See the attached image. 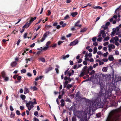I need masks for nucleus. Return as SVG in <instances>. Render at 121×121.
<instances>
[{"label":"nucleus","mask_w":121,"mask_h":121,"mask_svg":"<svg viewBox=\"0 0 121 121\" xmlns=\"http://www.w3.org/2000/svg\"><path fill=\"white\" fill-rule=\"evenodd\" d=\"M96 39V37H93L92 38V41L94 42L95 41Z\"/></svg>","instance_id":"38"},{"label":"nucleus","mask_w":121,"mask_h":121,"mask_svg":"<svg viewBox=\"0 0 121 121\" xmlns=\"http://www.w3.org/2000/svg\"><path fill=\"white\" fill-rule=\"evenodd\" d=\"M92 56V55L91 53H86L85 55V57H89L90 58H91V57Z\"/></svg>","instance_id":"14"},{"label":"nucleus","mask_w":121,"mask_h":121,"mask_svg":"<svg viewBox=\"0 0 121 121\" xmlns=\"http://www.w3.org/2000/svg\"><path fill=\"white\" fill-rule=\"evenodd\" d=\"M20 108L21 110H22L24 109V107L23 106H21L20 107Z\"/></svg>","instance_id":"56"},{"label":"nucleus","mask_w":121,"mask_h":121,"mask_svg":"<svg viewBox=\"0 0 121 121\" xmlns=\"http://www.w3.org/2000/svg\"><path fill=\"white\" fill-rule=\"evenodd\" d=\"M69 82L68 81H66L65 82H63L64 87L65 88L66 87V85Z\"/></svg>","instance_id":"17"},{"label":"nucleus","mask_w":121,"mask_h":121,"mask_svg":"<svg viewBox=\"0 0 121 121\" xmlns=\"http://www.w3.org/2000/svg\"><path fill=\"white\" fill-rule=\"evenodd\" d=\"M17 64V63L16 61H14L11 63V65L12 66L14 67Z\"/></svg>","instance_id":"19"},{"label":"nucleus","mask_w":121,"mask_h":121,"mask_svg":"<svg viewBox=\"0 0 121 121\" xmlns=\"http://www.w3.org/2000/svg\"><path fill=\"white\" fill-rule=\"evenodd\" d=\"M69 56V54H67L66 56L63 55L61 56V59H62L63 60H65L67 58H68Z\"/></svg>","instance_id":"11"},{"label":"nucleus","mask_w":121,"mask_h":121,"mask_svg":"<svg viewBox=\"0 0 121 121\" xmlns=\"http://www.w3.org/2000/svg\"><path fill=\"white\" fill-rule=\"evenodd\" d=\"M117 61L119 62L118 63V65L119 66L121 65V59L118 60Z\"/></svg>","instance_id":"31"},{"label":"nucleus","mask_w":121,"mask_h":121,"mask_svg":"<svg viewBox=\"0 0 121 121\" xmlns=\"http://www.w3.org/2000/svg\"><path fill=\"white\" fill-rule=\"evenodd\" d=\"M108 26H106L105 25H103L101 27L102 28H103V29H104L103 30H104H104H108Z\"/></svg>","instance_id":"22"},{"label":"nucleus","mask_w":121,"mask_h":121,"mask_svg":"<svg viewBox=\"0 0 121 121\" xmlns=\"http://www.w3.org/2000/svg\"><path fill=\"white\" fill-rule=\"evenodd\" d=\"M74 115L77 116L80 119L81 121H85V117L86 115V117L87 113L86 112H84L83 111H73Z\"/></svg>","instance_id":"1"},{"label":"nucleus","mask_w":121,"mask_h":121,"mask_svg":"<svg viewBox=\"0 0 121 121\" xmlns=\"http://www.w3.org/2000/svg\"><path fill=\"white\" fill-rule=\"evenodd\" d=\"M36 18V17H34L33 18H32L30 21L28 23L26 24L24 26V27L26 28H28L29 26L31 24V22L34 21V20H35Z\"/></svg>","instance_id":"5"},{"label":"nucleus","mask_w":121,"mask_h":121,"mask_svg":"<svg viewBox=\"0 0 121 121\" xmlns=\"http://www.w3.org/2000/svg\"><path fill=\"white\" fill-rule=\"evenodd\" d=\"M31 88L33 90V91H35L37 89V88L35 86H34L33 87H31Z\"/></svg>","instance_id":"34"},{"label":"nucleus","mask_w":121,"mask_h":121,"mask_svg":"<svg viewBox=\"0 0 121 121\" xmlns=\"http://www.w3.org/2000/svg\"><path fill=\"white\" fill-rule=\"evenodd\" d=\"M69 18V16L68 15H66L65 17V19H68Z\"/></svg>","instance_id":"48"},{"label":"nucleus","mask_w":121,"mask_h":121,"mask_svg":"<svg viewBox=\"0 0 121 121\" xmlns=\"http://www.w3.org/2000/svg\"><path fill=\"white\" fill-rule=\"evenodd\" d=\"M26 72V70L25 69H23L22 70H21V73H25Z\"/></svg>","instance_id":"41"},{"label":"nucleus","mask_w":121,"mask_h":121,"mask_svg":"<svg viewBox=\"0 0 121 121\" xmlns=\"http://www.w3.org/2000/svg\"><path fill=\"white\" fill-rule=\"evenodd\" d=\"M103 39L102 37H99L97 39V41L99 42H101Z\"/></svg>","instance_id":"36"},{"label":"nucleus","mask_w":121,"mask_h":121,"mask_svg":"<svg viewBox=\"0 0 121 121\" xmlns=\"http://www.w3.org/2000/svg\"><path fill=\"white\" fill-rule=\"evenodd\" d=\"M94 104H95V106L97 108H99L102 107L103 106V103L101 102H97L95 103H94Z\"/></svg>","instance_id":"4"},{"label":"nucleus","mask_w":121,"mask_h":121,"mask_svg":"<svg viewBox=\"0 0 121 121\" xmlns=\"http://www.w3.org/2000/svg\"><path fill=\"white\" fill-rule=\"evenodd\" d=\"M108 59L110 61H112L113 60L114 58L113 56L112 55L109 56L108 57Z\"/></svg>","instance_id":"15"},{"label":"nucleus","mask_w":121,"mask_h":121,"mask_svg":"<svg viewBox=\"0 0 121 121\" xmlns=\"http://www.w3.org/2000/svg\"><path fill=\"white\" fill-rule=\"evenodd\" d=\"M51 43V42L50 41L48 42L46 44V46H48V45L50 44Z\"/></svg>","instance_id":"43"},{"label":"nucleus","mask_w":121,"mask_h":121,"mask_svg":"<svg viewBox=\"0 0 121 121\" xmlns=\"http://www.w3.org/2000/svg\"><path fill=\"white\" fill-rule=\"evenodd\" d=\"M20 97L22 100H24L26 98L25 96L23 95H21L20 96Z\"/></svg>","instance_id":"26"},{"label":"nucleus","mask_w":121,"mask_h":121,"mask_svg":"<svg viewBox=\"0 0 121 121\" xmlns=\"http://www.w3.org/2000/svg\"><path fill=\"white\" fill-rule=\"evenodd\" d=\"M115 53L117 55H119V52L118 51H115Z\"/></svg>","instance_id":"54"},{"label":"nucleus","mask_w":121,"mask_h":121,"mask_svg":"<svg viewBox=\"0 0 121 121\" xmlns=\"http://www.w3.org/2000/svg\"><path fill=\"white\" fill-rule=\"evenodd\" d=\"M107 70V67H104L102 69V70L103 71L106 72Z\"/></svg>","instance_id":"28"},{"label":"nucleus","mask_w":121,"mask_h":121,"mask_svg":"<svg viewBox=\"0 0 121 121\" xmlns=\"http://www.w3.org/2000/svg\"><path fill=\"white\" fill-rule=\"evenodd\" d=\"M73 69H78V66L77 65H74L73 66Z\"/></svg>","instance_id":"50"},{"label":"nucleus","mask_w":121,"mask_h":121,"mask_svg":"<svg viewBox=\"0 0 121 121\" xmlns=\"http://www.w3.org/2000/svg\"><path fill=\"white\" fill-rule=\"evenodd\" d=\"M78 41L76 39L74 40V41L71 42L70 44V46H72L78 44Z\"/></svg>","instance_id":"8"},{"label":"nucleus","mask_w":121,"mask_h":121,"mask_svg":"<svg viewBox=\"0 0 121 121\" xmlns=\"http://www.w3.org/2000/svg\"><path fill=\"white\" fill-rule=\"evenodd\" d=\"M1 74L2 77L3 78H4L5 77V73L4 72H2L1 73Z\"/></svg>","instance_id":"33"},{"label":"nucleus","mask_w":121,"mask_h":121,"mask_svg":"<svg viewBox=\"0 0 121 121\" xmlns=\"http://www.w3.org/2000/svg\"><path fill=\"white\" fill-rule=\"evenodd\" d=\"M108 50L109 51H112V49H114L115 48V46L112 44H110L108 46Z\"/></svg>","instance_id":"6"},{"label":"nucleus","mask_w":121,"mask_h":121,"mask_svg":"<svg viewBox=\"0 0 121 121\" xmlns=\"http://www.w3.org/2000/svg\"><path fill=\"white\" fill-rule=\"evenodd\" d=\"M46 38V37H44L43 36V37L41 39L40 41L41 42L43 41L44 40H45Z\"/></svg>","instance_id":"39"},{"label":"nucleus","mask_w":121,"mask_h":121,"mask_svg":"<svg viewBox=\"0 0 121 121\" xmlns=\"http://www.w3.org/2000/svg\"><path fill=\"white\" fill-rule=\"evenodd\" d=\"M53 69V68L51 67H50L49 68H47L45 70V73H48V72L49 71L52 70Z\"/></svg>","instance_id":"13"},{"label":"nucleus","mask_w":121,"mask_h":121,"mask_svg":"<svg viewBox=\"0 0 121 121\" xmlns=\"http://www.w3.org/2000/svg\"><path fill=\"white\" fill-rule=\"evenodd\" d=\"M116 32L114 30V29H113V31L111 33V36L112 37L114 36V34H115Z\"/></svg>","instance_id":"21"},{"label":"nucleus","mask_w":121,"mask_h":121,"mask_svg":"<svg viewBox=\"0 0 121 121\" xmlns=\"http://www.w3.org/2000/svg\"><path fill=\"white\" fill-rule=\"evenodd\" d=\"M101 35L103 38H104L106 36V34L104 30H102L100 31V35L99 36H100Z\"/></svg>","instance_id":"9"},{"label":"nucleus","mask_w":121,"mask_h":121,"mask_svg":"<svg viewBox=\"0 0 121 121\" xmlns=\"http://www.w3.org/2000/svg\"><path fill=\"white\" fill-rule=\"evenodd\" d=\"M107 48L106 47H104L103 48V49L104 50L106 51L107 50Z\"/></svg>","instance_id":"64"},{"label":"nucleus","mask_w":121,"mask_h":121,"mask_svg":"<svg viewBox=\"0 0 121 121\" xmlns=\"http://www.w3.org/2000/svg\"><path fill=\"white\" fill-rule=\"evenodd\" d=\"M121 112V108H119L117 109L115 111L113 112V113H112V115L113 114L117 112V113H118V112Z\"/></svg>","instance_id":"12"},{"label":"nucleus","mask_w":121,"mask_h":121,"mask_svg":"<svg viewBox=\"0 0 121 121\" xmlns=\"http://www.w3.org/2000/svg\"><path fill=\"white\" fill-rule=\"evenodd\" d=\"M38 114V112L37 111H36L34 113V115L35 116H37Z\"/></svg>","instance_id":"63"},{"label":"nucleus","mask_w":121,"mask_h":121,"mask_svg":"<svg viewBox=\"0 0 121 121\" xmlns=\"http://www.w3.org/2000/svg\"><path fill=\"white\" fill-rule=\"evenodd\" d=\"M112 115H109L108 116L106 121H116V119L115 118H112Z\"/></svg>","instance_id":"7"},{"label":"nucleus","mask_w":121,"mask_h":121,"mask_svg":"<svg viewBox=\"0 0 121 121\" xmlns=\"http://www.w3.org/2000/svg\"><path fill=\"white\" fill-rule=\"evenodd\" d=\"M24 94H26V93H28L29 92V90L28 89L26 88H25L24 90Z\"/></svg>","instance_id":"18"},{"label":"nucleus","mask_w":121,"mask_h":121,"mask_svg":"<svg viewBox=\"0 0 121 121\" xmlns=\"http://www.w3.org/2000/svg\"><path fill=\"white\" fill-rule=\"evenodd\" d=\"M31 60V58L26 59L25 60L26 63L27 64L28 63V62L30 61Z\"/></svg>","instance_id":"30"},{"label":"nucleus","mask_w":121,"mask_h":121,"mask_svg":"<svg viewBox=\"0 0 121 121\" xmlns=\"http://www.w3.org/2000/svg\"><path fill=\"white\" fill-rule=\"evenodd\" d=\"M16 113L18 115H20V112L18 110H17L16 111Z\"/></svg>","instance_id":"47"},{"label":"nucleus","mask_w":121,"mask_h":121,"mask_svg":"<svg viewBox=\"0 0 121 121\" xmlns=\"http://www.w3.org/2000/svg\"><path fill=\"white\" fill-rule=\"evenodd\" d=\"M97 51V48L96 47H95L94 48L93 53L95 54L96 53Z\"/></svg>","instance_id":"29"},{"label":"nucleus","mask_w":121,"mask_h":121,"mask_svg":"<svg viewBox=\"0 0 121 121\" xmlns=\"http://www.w3.org/2000/svg\"><path fill=\"white\" fill-rule=\"evenodd\" d=\"M51 32L48 31L43 36L46 37L48 35L51 34Z\"/></svg>","instance_id":"23"},{"label":"nucleus","mask_w":121,"mask_h":121,"mask_svg":"<svg viewBox=\"0 0 121 121\" xmlns=\"http://www.w3.org/2000/svg\"><path fill=\"white\" fill-rule=\"evenodd\" d=\"M108 42H106L104 43L103 44V45L104 46H106L108 45Z\"/></svg>","instance_id":"40"},{"label":"nucleus","mask_w":121,"mask_h":121,"mask_svg":"<svg viewBox=\"0 0 121 121\" xmlns=\"http://www.w3.org/2000/svg\"><path fill=\"white\" fill-rule=\"evenodd\" d=\"M10 109L11 111H12L14 110V109L12 106H10Z\"/></svg>","instance_id":"49"},{"label":"nucleus","mask_w":121,"mask_h":121,"mask_svg":"<svg viewBox=\"0 0 121 121\" xmlns=\"http://www.w3.org/2000/svg\"><path fill=\"white\" fill-rule=\"evenodd\" d=\"M41 25H39L38 26V28L36 30V31H37L39 30L41 27Z\"/></svg>","instance_id":"53"},{"label":"nucleus","mask_w":121,"mask_h":121,"mask_svg":"<svg viewBox=\"0 0 121 121\" xmlns=\"http://www.w3.org/2000/svg\"><path fill=\"white\" fill-rule=\"evenodd\" d=\"M86 30V29L85 28L82 29L80 31L81 32L85 31Z\"/></svg>","instance_id":"62"},{"label":"nucleus","mask_w":121,"mask_h":121,"mask_svg":"<svg viewBox=\"0 0 121 121\" xmlns=\"http://www.w3.org/2000/svg\"><path fill=\"white\" fill-rule=\"evenodd\" d=\"M80 22V20H78L77 22L75 23V26H76L78 27L79 28H80L81 26V25L79 24Z\"/></svg>","instance_id":"10"},{"label":"nucleus","mask_w":121,"mask_h":121,"mask_svg":"<svg viewBox=\"0 0 121 121\" xmlns=\"http://www.w3.org/2000/svg\"><path fill=\"white\" fill-rule=\"evenodd\" d=\"M37 103L36 100L34 99L33 102L31 101H30L29 102L26 103V106L27 107L28 109L30 111L34 107V105L35 104H37Z\"/></svg>","instance_id":"2"},{"label":"nucleus","mask_w":121,"mask_h":121,"mask_svg":"<svg viewBox=\"0 0 121 121\" xmlns=\"http://www.w3.org/2000/svg\"><path fill=\"white\" fill-rule=\"evenodd\" d=\"M101 116V114L100 113H99L97 114H96V116L98 117H100Z\"/></svg>","instance_id":"42"},{"label":"nucleus","mask_w":121,"mask_h":121,"mask_svg":"<svg viewBox=\"0 0 121 121\" xmlns=\"http://www.w3.org/2000/svg\"><path fill=\"white\" fill-rule=\"evenodd\" d=\"M95 73V71L94 70H92L91 72L89 73V75H91L93 74H94Z\"/></svg>","instance_id":"37"},{"label":"nucleus","mask_w":121,"mask_h":121,"mask_svg":"<svg viewBox=\"0 0 121 121\" xmlns=\"http://www.w3.org/2000/svg\"><path fill=\"white\" fill-rule=\"evenodd\" d=\"M70 65H73V62L72 61L70 60L69 61Z\"/></svg>","instance_id":"60"},{"label":"nucleus","mask_w":121,"mask_h":121,"mask_svg":"<svg viewBox=\"0 0 121 121\" xmlns=\"http://www.w3.org/2000/svg\"><path fill=\"white\" fill-rule=\"evenodd\" d=\"M4 78V80L6 81H7L9 80V78L8 77H6L5 76V77Z\"/></svg>","instance_id":"46"},{"label":"nucleus","mask_w":121,"mask_h":121,"mask_svg":"<svg viewBox=\"0 0 121 121\" xmlns=\"http://www.w3.org/2000/svg\"><path fill=\"white\" fill-rule=\"evenodd\" d=\"M48 46H45L44 47L43 49V50H46L48 48Z\"/></svg>","instance_id":"45"},{"label":"nucleus","mask_w":121,"mask_h":121,"mask_svg":"<svg viewBox=\"0 0 121 121\" xmlns=\"http://www.w3.org/2000/svg\"><path fill=\"white\" fill-rule=\"evenodd\" d=\"M118 40L119 38L118 37L116 36L112 38L110 40V42L111 43H115L116 42L118 41Z\"/></svg>","instance_id":"3"},{"label":"nucleus","mask_w":121,"mask_h":121,"mask_svg":"<svg viewBox=\"0 0 121 121\" xmlns=\"http://www.w3.org/2000/svg\"><path fill=\"white\" fill-rule=\"evenodd\" d=\"M34 121H39V120L38 119L35 117L34 118Z\"/></svg>","instance_id":"61"},{"label":"nucleus","mask_w":121,"mask_h":121,"mask_svg":"<svg viewBox=\"0 0 121 121\" xmlns=\"http://www.w3.org/2000/svg\"><path fill=\"white\" fill-rule=\"evenodd\" d=\"M72 86V84L68 85L67 86V88L68 89H69Z\"/></svg>","instance_id":"32"},{"label":"nucleus","mask_w":121,"mask_h":121,"mask_svg":"<svg viewBox=\"0 0 121 121\" xmlns=\"http://www.w3.org/2000/svg\"><path fill=\"white\" fill-rule=\"evenodd\" d=\"M103 90H101V92H99V94L101 96V97L102 98V97L103 98L104 96L105 95L103 93H102V92H103Z\"/></svg>","instance_id":"16"},{"label":"nucleus","mask_w":121,"mask_h":121,"mask_svg":"<svg viewBox=\"0 0 121 121\" xmlns=\"http://www.w3.org/2000/svg\"><path fill=\"white\" fill-rule=\"evenodd\" d=\"M27 34V33H25L24 35V38L26 39V38Z\"/></svg>","instance_id":"52"},{"label":"nucleus","mask_w":121,"mask_h":121,"mask_svg":"<svg viewBox=\"0 0 121 121\" xmlns=\"http://www.w3.org/2000/svg\"><path fill=\"white\" fill-rule=\"evenodd\" d=\"M21 41V40L20 39H19L17 43V46L19 45L20 42Z\"/></svg>","instance_id":"59"},{"label":"nucleus","mask_w":121,"mask_h":121,"mask_svg":"<svg viewBox=\"0 0 121 121\" xmlns=\"http://www.w3.org/2000/svg\"><path fill=\"white\" fill-rule=\"evenodd\" d=\"M33 73L34 75H35L36 74V71L35 70H33Z\"/></svg>","instance_id":"57"},{"label":"nucleus","mask_w":121,"mask_h":121,"mask_svg":"<svg viewBox=\"0 0 121 121\" xmlns=\"http://www.w3.org/2000/svg\"><path fill=\"white\" fill-rule=\"evenodd\" d=\"M72 121H76V117L75 116H73L72 118Z\"/></svg>","instance_id":"35"},{"label":"nucleus","mask_w":121,"mask_h":121,"mask_svg":"<svg viewBox=\"0 0 121 121\" xmlns=\"http://www.w3.org/2000/svg\"><path fill=\"white\" fill-rule=\"evenodd\" d=\"M114 30L117 32L118 33L119 31L120 28L119 27L117 26L116 28L114 29Z\"/></svg>","instance_id":"25"},{"label":"nucleus","mask_w":121,"mask_h":121,"mask_svg":"<svg viewBox=\"0 0 121 121\" xmlns=\"http://www.w3.org/2000/svg\"><path fill=\"white\" fill-rule=\"evenodd\" d=\"M21 78H22L21 76H18L17 77V79L18 80L20 81V80L21 79Z\"/></svg>","instance_id":"58"},{"label":"nucleus","mask_w":121,"mask_h":121,"mask_svg":"<svg viewBox=\"0 0 121 121\" xmlns=\"http://www.w3.org/2000/svg\"><path fill=\"white\" fill-rule=\"evenodd\" d=\"M40 60H41L42 62H44L45 61V59L43 58H41L39 59Z\"/></svg>","instance_id":"27"},{"label":"nucleus","mask_w":121,"mask_h":121,"mask_svg":"<svg viewBox=\"0 0 121 121\" xmlns=\"http://www.w3.org/2000/svg\"><path fill=\"white\" fill-rule=\"evenodd\" d=\"M98 63H96L93 65V67L94 68H95L98 65Z\"/></svg>","instance_id":"51"},{"label":"nucleus","mask_w":121,"mask_h":121,"mask_svg":"<svg viewBox=\"0 0 121 121\" xmlns=\"http://www.w3.org/2000/svg\"><path fill=\"white\" fill-rule=\"evenodd\" d=\"M78 14V13L77 12L72 13L71 14V15L73 17H74Z\"/></svg>","instance_id":"20"},{"label":"nucleus","mask_w":121,"mask_h":121,"mask_svg":"<svg viewBox=\"0 0 121 121\" xmlns=\"http://www.w3.org/2000/svg\"><path fill=\"white\" fill-rule=\"evenodd\" d=\"M108 54V52H107L105 53H104L103 54V56L104 57H106L107 56Z\"/></svg>","instance_id":"44"},{"label":"nucleus","mask_w":121,"mask_h":121,"mask_svg":"<svg viewBox=\"0 0 121 121\" xmlns=\"http://www.w3.org/2000/svg\"><path fill=\"white\" fill-rule=\"evenodd\" d=\"M15 115L11 113V117L12 118H13L14 117Z\"/></svg>","instance_id":"55"},{"label":"nucleus","mask_w":121,"mask_h":121,"mask_svg":"<svg viewBox=\"0 0 121 121\" xmlns=\"http://www.w3.org/2000/svg\"><path fill=\"white\" fill-rule=\"evenodd\" d=\"M109 36H107L105 37H104L103 41H108L109 39Z\"/></svg>","instance_id":"24"}]
</instances>
